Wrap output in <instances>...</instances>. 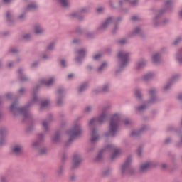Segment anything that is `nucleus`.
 Returning <instances> with one entry per match:
<instances>
[{
    "instance_id": "nucleus-1",
    "label": "nucleus",
    "mask_w": 182,
    "mask_h": 182,
    "mask_svg": "<svg viewBox=\"0 0 182 182\" xmlns=\"http://www.w3.org/2000/svg\"><path fill=\"white\" fill-rule=\"evenodd\" d=\"M40 86L37 85L36 89L34 90V94L33 95V99L31 102L28 103L26 105L23 107H19V102L18 101L14 102L10 106V112L13 114L14 117L16 116L22 115L24 119H31L32 117V114L29 113L28 110H29V107L32 106V103H35V102H38V96L35 94V92L39 89Z\"/></svg>"
},
{
    "instance_id": "nucleus-2",
    "label": "nucleus",
    "mask_w": 182,
    "mask_h": 182,
    "mask_svg": "<svg viewBox=\"0 0 182 182\" xmlns=\"http://www.w3.org/2000/svg\"><path fill=\"white\" fill-rule=\"evenodd\" d=\"M117 58L119 69L115 71V76H118L119 74L122 73L124 68H127V65L130 62V53L123 50H119L117 53Z\"/></svg>"
},
{
    "instance_id": "nucleus-3",
    "label": "nucleus",
    "mask_w": 182,
    "mask_h": 182,
    "mask_svg": "<svg viewBox=\"0 0 182 182\" xmlns=\"http://www.w3.org/2000/svg\"><path fill=\"white\" fill-rule=\"evenodd\" d=\"M148 93L149 99L145 103L136 107V112H144V110L149 109L151 105H154L155 103H158V102H160V99H159V97H157V95H156V94L157 93V90L156 88H151L150 90H149Z\"/></svg>"
},
{
    "instance_id": "nucleus-4",
    "label": "nucleus",
    "mask_w": 182,
    "mask_h": 182,
    "mask_svg": "<svg viewBox=\"0 0 182 182\" xmlns=\"http://www.w3.org/2000/svg\"><path fill=\"white\" fill-rule=\"evenodd\" d=\"M120 117L117 114H114L109 122V129L105 133V137H115L119 132V122Z\"/></svg>"
},
{
    "instance_id": "nucleus-5",
    "label": "nucleus",
    "mask_w": 182,
    "mask_h": 182,
    "mask_svg": "<svg viewBox=\"0 0 182 182\" xmlns=\"http://www.w3.org/2000/svg\"><path fill=\"white\" fill-rule=\"evenodd\" d=\"M106 150L107 151H114V153L111 156V160L112 161L113 160H114V159L117 157V156H119L120 153V151L117 148H116V146H114V144H108L105 149H101L99 151L98 154L95 159V161H102V159H103V152L106 151Z\"/></svg>"
},
{
    "instance_id": "nucleus-6",
    "label": "nucleus",
    "mask_w": 182,
    "mask_h": 182,
    "mask_svg": "<svg viewBox=\"0 0 182 182\" xmlns=\"http://www.w3.org/2000/svg\"><path fill=\"white\" fill-rule=\"evenodd\" d=\"M68 136L70 137L68 141L65 143V146H69L71 141H73L76 137L80 136L83 133V129H82V125L76 124L74 127L66 132Z\"/></svg>"
},
{
    "instance_id": "nucleus-7",
    "label": "nucleus",
    "mask_w": 182,
    "mask_h": 182,
    "mask_svg": "<svg viewBox=\"0 0 182 182\" xmlns=\"http://www.w3.org/2000/svg\"><path fill=\"white\" fill-rule=\"evenodd\" d=\"M109 119V115L107 114V112H106V109H103L100 116L97 118H92L88 123V126L90 128L94 127V126H96V123H105L106 120Z\"/></svg>"
},
{
    "instance_id": "nucleus-8",
    "label": "nucleus",
    "mask_w": 182,
    "mask_h": 182,
    "mask_svg": "<svg viewBox=\"0 0 182 182\" xmlns=\"http://www.w3.org/2000/svg\"><path fill=\"white\" fill-rule=\"evenodd\" d=\"M157 164L153 161H147L139 165V174H146V173L153 167H156Z\"/></svg>"
},
{
    "instance_id": "nucleus-9",
    "label": "nucleus",
    "mask_w": 182,
    "mask_h": 182,
    "mask_svg": "<svg viewBox=\"0 0 182 182\" xmlns=\"http://www.w3.org/2000/svg\"><path fill=\"white\" fill-rule=\"evenodd\" d=\"M23 144L21 143L14 144L10 149V153L16 157H21L23 154Z\"/></svg>"
},
{
    "instance_id": "nucleus-10",
    "label": "nucleus",
    "mask_w": 182,
    "mask_h": 182,
    "mask_svg": "<svg viewBox=\"0 0 182 182\" xmlns=\"http://www.w3.org/2000/svg\"><path fill=\"white\" fill-rule=\"evenodd\" d=\"M82 161H83V158H82V154H75L73 156V161L71 165V170H76L79 168L80 164H82Z\"/></svg>"
},
{
    "instance_id": "nucleus-11",
    "label": "nucleus",
    "mask_w": 182,
    "mask_h": 182,
    "mask_svg": "<svg viewBox=\"0 0 182 182\" xmlns=\"http://www.w3.org/2000/svg\"><path fill=\"white\" fill-rule=\"evenodd\" d=\"M65 95H66V90H65L63 87H59L56 92L57 106L58 107H61V106H63V98L65 97Z\"/></svg>"
},
{
    "instance_id": "nucleus-12",
    "label": "nucleus",
    "mask_w": 182,
    "mask_h": 182,
    "mask_svg": "<svg viewBox=\"0 0 182 182\" xmlns=\"http://www.w3.org/2000/svg\"><path fill=\"white\" fill-rule=\"evenodd\" d=\"M129 38L139 36V38H141V39H144V38H146V34L140 26H136L129 33Z\"/></svg>"
},
{
    "instance_id": "nucleus-13",
    "label": "nucleus",
    "mask_w": 182,
    "mask_h": 182,
    "mask_svg": "<svg viewBox=\"0 0 182 182\" xmlns=\"http://www.w3.org/2000/svg\"><path fill=\"white\" fill-rule=\"evenodd\" d=\"M164 14H166V9H160L158 11V13L155 15V16L152 18V25L154 28H158V26H161V21H160L159 19H160V17Z\"/></svg>"
},
{
    "instance_id": "nucleus-14",
    "label": "nucleus",
    "mask_w": 182,
    "mask_h": 182,
    "mask_svg": "<svg viewBox=\"0 0 182 182\" xmlns=\"http://www.w3.org/2000/svg\"><path fill=\"white\" fill-rule=\"evenodd\" d=\"M132 161H133V159L132 158V156H129L127 158L125 161L121 166V173H122V174H126L129 171V170L130 169V168L132 166Z\"/></svg>"
},
{
    "instance_id": "nucleus-15",
    "label": "nucleus",
    "mask_w": 182,
    "mask_h": 182,
    "mask_svg": "<svg viewBox=\"0 0 182 182\" xmlns=\"http://www.w3.org/2000/svg\"><path fill=\"white\" fill-rule=\"evenodd\" d=\"M86 52H87L86 48H80L76 51V53L78 55V56L75 58V60L78 63V65H82L83 60L86 57Z\"/></svg>"
},
{
    "instance_id": "nucleus-16",
    "label": "nucleus",
    "mask_w": 182,
    "mask_h": 182,
    "mask_svg": "<svg viewBox=\"0 0 182 182\" xmlns=\"http://www.w3.org/2000/svg\"><path fill=\"white\" fill-rule=\"evenodd\" d=\"M113 22V17H108L101 25L97 28V31H106L109 25Z\"/></svg>"
},
{
    "instance_id": "nucleus-17",
    "label": "nucleus",
    "mask_w": 182,
    "mask_h": 182,
    "mask_svg": "<svg viewBox=\"0 0 182 182\" xmlns=\"http://www.w3.org/2000/svg\"><path fill=\"white\" fill-rule=\"evenodd\" d=\"M53 120V117L52 114H48V118L46 120L43 121L42 127L45 132H49V122Z\"/></svg>"
},
{
    "instance_id": "nucleus-18",
    "label": "nucleus",
    "mask_w": 182,
    "mask_h": 182,
    "mask_svg": "<svg viewBox=\"0 0 182 182\" xmlns=\"http://www.w3.org/2000/svg\"><path fill=\"white\" fill-rule=\"evenodd\" d=\"M146 129H147V126L144 125L140 129L132 131L130 134L131 137H134V139H136V137H139L140 134H141V133H143Z\"/></svg>"
},
{
    "instance_id": "nucleus-19",
    "label": "nucleus",
    "mask_w": 182,
    "mask_h": 182,
    "mask_svg": "<svg viewBox=\"0 0 182 182\" xmlns=\"http://www.w3.org/2000/svg\"><path fill=\"white\" fill-rule=\"evenodd\" d=\"M100 136L97 134V129L96 128L92 129L91 132V138L90 141L91 143H96L97 140H99Z\"/></svg>"
},
{
    "instance_id": "nucleus-20",
    "label": "nucleus",
    "mask_w": 182,
    "mask_h": 182,
    "mask_svg": "<svg viewBox=\"0 0 182 182\" xmlns=\"http://www.w3.org/2000/svg\"><path fill=\"white\" fill-rule=\"evenodd\" d=\"M18 79L20 82H28L29 80V77H28L25 74H23V69L19 68L18 70Z\"/></svg>"
},
{
    "instance_id": "nucleus-21",
    "label": "nucleus",
    "mask_w": 182,
    "mask_h": 182,
    "mask_svg": "<svg viewBox=\"0 0 182 182\" xmlns=\"http://www.w3.org/2000/svg\"><path fill=\"white\" fill-rule=\"evenodd\" d=\"M59 5L61 6V8H63V9H69L70 8V2L69 0H57Z\"/></svg>"
},
{
    "instance_id": "nucleus-22",
    "label": "nucleus",
    "mask_w": 182,
    "mask_h": 182,
    "mask_svg": "<svg viewBox=\"0 0 182 182\" xmlns=\"http://www.w3.org/2000/svg\"><path fill=\"white\" fill-rule=\"evenodd\" d=\"M51 141L55 144L60 143V132H55L54 136H51Z\"/></svg>"
},
{
    "instance_id": "nucleus-23",
    "label": "nucleus",
    "mask_w": 182,
    "mask_h": 182,
    "mask_svg": "<svg viewBox=\"0 0 182 182\" xmlns=\"http://www.w3.org/2000/svg\"><path fill=\"white\" fill-rule=\"evenodd\" d=\"M34 31L36 35H42L43 32H45V29H43V27L39 23H36L34 26Z\"/></svg>"
},
{
    "instance_id": "nucleus-24",
    "label": "nucleus",
    "mask_w": 182,
    "mask_h": 182,
    "mask_svg": "<svg viewBox=\"0 0 182 182\" xmlns=\"http://www.w3.org/2000/svg\"><path fill=\"white\" fill-rule=\"evenodd\" d=\"M63 173H65V165H60L55 171L56 177H63Z\"/></svg>"
},
{
    "instance_id": "nucleus-25",
    "label": "nucleus",
    "mask_w": 182,
    "mask_h": 182,
    "mask_svg": "<svg viewBox=\"0 0 182 182\" xmlns=\"http://www.w3.org/2000/svg\"><path fill=\"white\" fill-rule=\"evenodd\" d=\"M173 5V1L171 0H166L164 2V6L165 7L161 9H165L166 12H167V11H169V12H171V6Z\"/></svg>"
},
{
    "instance_id": "nucleus-26",
    "label": "nucleus",
    "mask_w": 182,
    "mask_h": 182,
    "mask_svg": "<svg viewBox=\"0 0 182 182\" xmlns=\"http://www.w3.org/2000/svg\"><path fill=\"white\" fill-rule=\"evenodd\" d=\"M36 9H38V5L35 3H31L26 8V12L36 11Z\"/></svg>"
},
{
    "instance_id": "nucleus-27",
    "label": "nucleus",
    "mask_w": 182,
    "mask_h": 182,
    "mask_svg": "<svg viewBox=\"0 0 182 182\" xmlns=\"http://www.w3.org/2000/svg\"><path fill=\"white\" fill-rule=\"evenodd\" d=\"M6 19L9 23H13V22H14L15 20L14 19V14H12V12L11 11L6 12Z\"/></svg>"
},
{
    "instance_id": "nucleus-28",
    "label": "nucleus",
    "mask_w": 182,
    "mask_h": 182,
    "mask_svg": "<svg viewBox=\"0 0 182 182\" xmlns=\"http://www.w3.org/2000/svg\"><path fill=\"white\" fill-rule=\"evenodd\" d=\"M87 87H89V83L87 82L82 83L78 89V93H82V92H85V90H86Z\"/></svg>"
},
{
    "instance_id": "nucleus-29",
    "label": "nucleus",
    "mask_w": 182,
    "mask_h": 182,
    "mask_svg": "<svg viewBox=\"0 0 182 182\" xmlns=\"http://www.w3.org/2000/svg\"><path fill=\"white\" fill-rule=\"evenodd\" d=\"M147 66V61L146 60H140L137 64V69H143Z\"/></svg>"
},
{
    "instance_id": "nucleus-30",
    "label": "nucleus",
    "mask_w": 182,
    "mask_h": 182,
    "mask_svg": "<svg viewBox=\"0 0 182 182\" xmlns=\"http://www.w3.org/2000/svg\"><path fill=\"white\" fill-rule=\"evenodd\" d=\"M41 83H42L43 85H46V86H50V85L53 83V78L51 77L49 80L42 79L41 80Z\"/></svg>"
},
{
    "instance_id": "nucleus-31",
    "label": "nucleus",
    "mask_w": 182,
    "mask_h": 182,
    "mask_svg": "<svg viewBox=\"0 0 182 182\" xmlns=\"http://www.w3.org/2000/svg\"><path fill=\"white\" fill-rule=\"evenodd\" d=\"M152 60H153L154 63H155V65H159V63H160V62H161L160 54H159V53L154 54L152 56Z\"/></svg>"
},
{
    "instance_id": "nucleus-32",
    "label": "nucleus",
    "mask_w": 182,
    "mask_h": 182,
    "mask_svg": "<svg viewBox=\"0 0 182 182\" xmlns=\"http://www.w3.org/2000/svg\"><path fill=\"white\" fill-rule=\"evenodd\" d=\"M135 96L138 100H143V94H141V90L140 89L135 90Z\"/></svg>"
},
{
    "instance_id": "nucleus-33",
    "label": "nucleus",
    "mask_w": 182,
    "mask_h": 182,
    "mask_svg": "<svg viewBox=\"0 0 182 182\" xmlns=\"http://www.w3.org/2000/svg\"><path fill=\"white\" fill-rule=\"evenodd\" d=\"M154 75H153L152 73H148L145 74L142 76V79L144 80V82H149V80H151L153 79Z\"/></svg>"
},
{
    "instance_id": "nucleus-34",
    "label": "nucleus",
    "mask_w": 182,
    "mask_h": 182,
    "mask_svg": "<svg viewBox=\"0 0 182 182\" xmlns=\"http://www.w3.org/2000/svg\"><path fill=\"white\" fill-rule=\"evenodd\" d=\"M110 173H112V168H107L102 171V177H108Z\"/></svg>"
},
{
    "instance_id": "nucleus-35",
    "label": "nucleus",
    "mask_w": 182,
    "mask_h": 182,
    "mask_svg": "<svg viewBox=\"0 0 182 182\" xmlns=\"http://www.w3.org/2000/svg\"><path fill=\"white\" fill-rule=\"evenodd\" d=\"M40 143L41 142H39V141L38 140L33 141L31 144L32 149H33L34 150H39V147H41Z\"/></svg>"
},
{
    "instance_id": "nucleus-36",
    "label": "nucleus",
    "mask_w": 182,
    "mask_h": 182,
    "mask_svg": "<svg viewBox=\"0 0 182 182\" xmlns=\"http://www.w3.org/2000/svg\"><path fill=\"white\" fill-rule=\"evenodd\" d=\"M176 59L179 63H182V50H178L177 51Z\"/></svg>"
},
{
    "instance_id": "nucleus-37",
    "label": "nucleus",
    "mask_w": 182,
    "mask_h": 182,
    "mask_svg": "<svg viewBox=\"0 0 182 182\" xmlns=\"http://www.w3.org/2000/svg\"><path fill=\"white\" fill-rule=\"evenodd\" d=\"M178 79H180V74H175L172 75L169 82H171V83L173 85V83H175V82H177Z\"/></svg>"
},
{
    "instance_id": "nucleus-38",
    "label": "nucleus",
    "mask_w": 182,
    "mask_h": 182,
    "mask_svg": "<svg viewBox=\"0 0 182 182\" xmlns=\"http://www.w3.org/2000/svg\"><path fill=\"white\" fill-rule=\"evenodd\" d=\"M105 68H107V63L104 62L101 64V65L97 68L98 73H102L103 70H105Z\"/></svg>"
},
{
    "instance_id": "nucleus-39",
    "label": "nucleus",
    "mask_w": 182,
    "mask_h": 182,
    "mask_svg": "<svg viewBox=\"0 0 182 182\" xmlns=\"http://www.w3.org/2000/svg\"><path fill=\"white\" fill-rule=\"evenodd\" d=\"M90 9L89 7H82L78 10L80 14H89Z\"/></svg>"
},
{
    "instance_id": "nucleus-40",
    "label": "nucleus",
    "mask_w": 182,
    "mask_h": 182,
    "mask_svg": "<svg viewBox=\"0 0 182 182\" xmlns=\"http://www.w3.org/2000/svg\"><path fill=\"white\" fill-rule=\"evenodd\" d=\"M109 88H110V85L105 84L102 87L101 92H103V93H107L109 92Z\"/></svg>"
},
{
    "instance_id": "nucleus-41",
    "label": "nucleus",
    "mask_w": 182,
    "mask_h": 182,
    "mask_svg": "<svg viewBox=\"0 0 182 182\" xmlns=\"http://www.w3.org/2000/svg\"><path fill=\"white\" fill-rule=\"evenodd\" d=\"M38 154L40 156H45V154H48V148L44 147V148H41L39 151H38Z\"/></svg>"
},
{
    "instance_id": "nucleus-42",
    "label": "nucleus",
    "mask_w": 182,
    "mask_h": 182,
    "mask_svg": "<svg viewBox=\"0 0 182 182\" xmlns=\"http://www.w3.org/2000/svg\"><path fill=\"white\" fill-rule=\"evenodd\" d=\"M49 105V100H45L41 102L40 110H42L43 107H46Z\"/></svg>"
},
{
    "instance_id": "nucleus-43",
    "label": "nucleus",
    "mask_w": 182,
    "mask_h": 182,
    "mask_svg": "<svg viewBox=\"0 0 182 182\" xmlns=\"http://www.w3.org/2000/svg\"><path fill=\"white\" fill-rule=\"evenodd\" d=\"M93 110V107L88 105L84 109V113H86V114H89Z\"/></svg>"
},
{
    "instance_id": "nucleus-44",
    "label": "nucleus",
    "mask_w": 182,
    "mask_h": 182,
    "mask_svg": "<svg viewBox=\"0 0 182 182\" xmlns=\"http://www.w3.org/2000/svg\"><path fill=\"white\" fill-rule=\"evenodd\" d=\"M85 36L87 39H93L95 38V34L92 32H87L85 34Z\"/></svg>"
},
{
    "instance_id": "nucleus-45",
    "label": "nucleus",
    "mask_w": 182,
    "mask_h": 182,
    "mask_svg": "<svg viewBox=\"0 0 182 182\" xmlns=\"http://www.w3.org/2000/svg\"><path fill=\"white\" fill-rule=\"evenodd\" d=\"M79 14H80L79 11L78 12H73L69 14L70 18L72 19H77V17L79 16Z\"/></svg>"
},
{
    "instance_id": "nucleus-46",
    "label": "nucleus",
    "mask_w": 182,
    "mask_h": 182,
    "mask_svg": "<svg viewBox=\"0 0 182 182\" xmlns=\"http://www.w3.org/2000/svg\"><path fill=\"white\" fill-rule=\"evenodd\" d=\"M31 38H32V35L29 33H26L23 36V39H24V41H31Z\"/></svg>"
},
{
    "instance_id": "nucleus-47",
    "label": "nucleus",
    "mask_w": 182,
    "mask_h": 182,
    "mask_svg": "<svg viewBox=\"0 0 182 182\" xmlns=\"http://www.w3.org/2000/svg\"><path fill=\"white\" fill-rule=\"evenodd\" d=\"M117 45H120L121 46H123V45H126V43H127V40L124 38L120 39L117 41Z\"/></svg>"
},
{
    "instance_id": "nucleus-48",
    "label": "nucleus",
    "mask_w": 182,
    "mask_h": 182,
    "mask_svg": "<svg viewBox=\"0 0 182 182\" xmlns=\"http://www.w3.org/2000/svg\"><path fill=\"white\" fill-rule=\"evenodd\" d=\"M173 85V84L169 81L164 87V92H167L168 90H169L170 87H171V86Z\"/></svg>"
},
{
    "instance_id": "nucleus-49",
    "label": "nucleus",
    "mask_w": 182,
    "mask_h": 182,
    "mask_svg": "<svg viewBox=\"0 0 182 182\" xmlns=\"http://www.w3.org/2000/svg\"><path fill=\"white\" fill-rule=\"evenodd\" d=\"M38 140H37L38 141H39L40 143H42V141H45V134H38Z\"/></svg>"
},
{
    "instance_id": "nucleus-50",
    "label": "nucleus",
    "mask_w": 182,
    "mask_h": 182,
    "mask_svg": "<svg viewBox=\"0 0 182 182\" xmlns=\"http://www.w3.org/2000/svg\"><path fill=\"white\" fill-rule=\"evenodd\" d=\"M166 131L170 132H176V133H178V130H177V129H176L173 126L168 127L167 129H166Z\"/></svg>"
},
{
    "instance_id": "nucleus-51",
    "label": "nucleus",
    "mask_w": 182,
    "mask_h": 182,
    "mask_svg": "<svg viewBox=\"0 0 182 182\" xmlns=\"http://www.w3.org/2000/svg\"><path fill=\"white\" fill-rule=\"evenodd\" d=\"M182 41V38L181 37H177L173 42V45H174L175 46H177V45H178V43H180Z\"/></svg>"
},
{
    "instance_id": "nucleus-52",
    "label": "nucleus",
    "mask_w": 182,
    "mask_h": 182,
    "mask_svg": "<svg viewBox=\"0 0 182 182\" xmlns=\"http://www.w3.org/2000/svg\"><path fill=\"white\" fill-rule=\"evenodd\" d=\"M134 173H136V171H134V168H132V166H131V168H129L126 174H129V176H134Z\"/></svg>"
},
{
    "instance_id": "nucleus-53",
    "label": "nucleus",
    "mask_w": 182,
    "mask_h": 182,
    "mask_svg": "<svg viewBox=\"0 0 182 182\" xmlns=\"http://www.w3.org/2000/svg\"><path fill=\"white\" fill-rule=\"evenodd\" d=\"M109 5L112 8V9H117V6L114 4V1L113 0H109Z\"/></svg>"
},
{
    "instance_id": "nucleus-54",
    "label": "nucleus",
    "mask_w": 182,
    "mask_h": 182,
    "mask_svg": "<svg viewBox=\"0 0 182 182\" xmlns=\"http://www.w3.org/2000/svg\"><path fill=\"white\" fill-rule=\"evenodd\" d=\"M47 50H53L55 49V43H50L46 48Z\"/></svg>"
},
{
    "instance_id": "nucleus-55",
    "label": "nucleus",
    "mask_w": 182,
    "mask_h": 182,
    "mask_svg": "<svg viewBox=\"0 0 182 182\" xmlns=\"http://www.w3.org/2000/svg\"><path fill=\"white\" fill-rule=\"evenodd\" d=\"M168 22H170L168 18H164L162 21H161V26H166V25H168Z\"/></svg>"
},
{
    "instance_id": "nucleus-56",
    "label": "nucleus",
    "mask_w": 182,
    "mask_h": 182,
    "mask_svg": "<svg viewBox=\"0 0 182 182\" xmlns=\"http://www.w3.org/2000/svg\"><path fill=\"white\" fill-rule=\"evenodd\" d=\"M131 6H137L139 5V0H133L129 1Z\"/></svg>"
},
{
    "instance_id": "nucleus-57",
    "label": "nucleus",
    "mask_w": 182,
    "mask_h": 182,
    "mask_svg": "<svg viewBox=\"0 0 182 182\" xmlns=\"http://www.w3.org/2000/svg\"><path fill=\"white\" fill-rule=\"evenodd\" d=\"M123 4H124V1L123 0H119L118 2V6H117V9H119V11L121 9H122L123 8Z\"/></svg>"
},
{
    "instance_id": "nucleus-58",
    "label": "nucleus",
    "mask_w": 182,
    "mask_h": 182,
    "mask_svg": "<svg viewBox=\"0 0 182 182\" xmlns=\"http://www.w3.org/2000/svg\"><path fill=\"white\" fill-rule=\"evenodd\" d=\"M60 63L61 68H66V66H68V65L66 64V60H65V59L60 60Z\"/></svg>"
},
{
    "instance_id": "nucleus-59",
    "label": "nucleus",
    "mask_w": 182,
    "mask_h": 182,
    "mask_svg": "<svg viewBox=\"0 0 182 182\" xmlns=\"http://www.w3.org/2000/svg\"><path fill=\"white\" fill-rule=\"evenodd\" d=\"M6 133V128L3 127L0 129V136L3 137V136Z\"/></svg>"
},
{
    "instance_id": "nucleus-60",
    "label": "nucleus",
    "mask_w": 182,
    "mask_h": 182,
    "mask_svg": "<svg viewBox=\"0 0 182 182\" xmlns=\"http://www.w3.org/2000/svg\"><path fill=\"white\" fill-rule=\"evenodd\" d=\"M75 32L77 33H80V34L83 33V30L82 29V28L78 26V27H76Z\"/></svg>"
},
{
    "instance_id": "nucleus-61",
    "label": "nucleus",
    "mask_w": 182,
    "mask_h": 182,
    "mask_svg": "<svg viewBox=\"0 0 182 182\" xmlns=\"http://www.w3.org/2000/svg\"><path fill=\"white\" fill-rule=\"evenodd\" d=\"M176 146L181 148L182 147V135L180 136V140L176 143Z\"/></svg>"
},
{
    "instance_id": "nucleus-62",
    "label": "nucleus",
    "mask_w": 182,
    "mask_h": 182,
    "mask_svg": "<svg viewBox=\"0 0 182 182\" xmlns=\"http://www.w3.org/2000/svg\"><path fill=\"white\" fill-rule=\"evenodd\" d=\"M25 92H26V90H25V88H23V87L20 88L19 90H18V93L21 96L25 95Z\"/></svg>"
},
{
    "instance_id": "nucleus-63",
    "label": "nucleus",
    "mask_w": 182,
    "mask_h": 182,
    "mask_svg": "<svg viewBox=\"0 0 182 182\" xmlns=\"http://www.w3.org/2000/svg\"><path fill=\"white\" fill-rule=\"evenodd\" d=\"M18 19H19V21L21 22H23V21H25V14H20L18 17Z\"/></svg>"
},
{
    "instance_id": "nucleus-64",
    "label": "nucleus",
    "mask_w": 182,
    "mask_h": 182,
    "mask_svg": "<svg viewBox=\"0 0 182 182\" xmlns=\"http://www.w3.org/2000/svg\"><path fill=\"white\" fill-rule=\"evenodd\" d=\"M0 182H8V177L6 176H1Z\"/></svg>"
}]
</instances>
